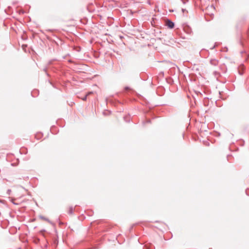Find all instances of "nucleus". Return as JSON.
Segmentation results:
<instances>
[{
  "label": "nucleus",
  "mask_w": 249,
  "mask_h": 249,
  "mask_svg": "<svg viewBox=\"0 0 249 249\" xmlns=\"http://www.w3.org/2000/svg\"><path fill=\"white\" fill-rule=\"evenodd\" d=\"M165 25L170 29H172L174 27V23L168 19L165 20Z\"/></svg>",
  "instance_id": "f257e3e1"
},
{
  "label": "nucleus",
  "mask_w": 249,
  "mask_h": 249,
  "mask_svg": "<svg viewBox=\"0 0 249 249\" xmlns=\"http://www.w3.org/2000/svg\"><path fill=\"white\" fill-rule=\"evenodd\" d=\"M244 68L243 66H240V67L239 68V73L240 74H241V75L243 74V71H244Z\"/></svg>",
  "instance_id": "f03ea898"
},
{
  "label": "nucleus",
  "mask_w": 249,
  "mask_h": 249,
  "mask_svg": "<svg viewBox=\"0 0 249 249\" xmlns=\"http://www.w3.org/2000/svg\"><path fill=\"white\" fill-rule=\"evenodd\" d=\"M72 211H73L72 208V207H70L69 208V213H72Z\"/></svg>",
  "instance_id": "7ed1b4c3"
},
{
  "label": "nucleus",
  "mask_w": 249,
  "mask_h": 249,
  "mask_svg": "<svg viewBox=\"0 0 249 249\" xmlns=\"http://www.w3.org/2000/svg\"><path fill=\"white\" fill-rule=\"evenodd\" d=\"M213 64L214 65H216L218 64V61L217 60H214L213 62Z\"/></svg>",
  "instance_id": "20e7f679"
},
{
  "label": "nucleus",
  "mask_w": 249,
  "mask_h": 249,
  "mask_svg": "<svg viewBox=\"0 0 249 249\" xmlns=\"http://www.w3.org/2000/svg\"><path fill=\"white\" fill-rule=\"evenodd\" d=\"M88 96H87L86 95L85 96V97H84L83 98H82V99L83 100V101H86V99H87V98Z\"/></svg>",
  "instance_id": "39448f33"
},
{
  "label": "nucleus",
  "mask_w": 249,
  "mask_h": 249,
  "mask_svg": "<svg viewBox=\"0 0 249 249\" xmlns=\"http://www.w3.org/2000/svg\"><path fill=\"white\" fill-rule=\"evenodd\" d=\"M92 93H93V92H91H91H89L86 94V95L88 96L89 95H90V94H92Z\"/></svg>",
  "instance_id": "423d86ee"
},
{
  "label": "nucleus",
  "mask_w": 249,
  "mask_h": 249,
  "mask_svg": "<svg viewBox=\"0 0 249 249\" xmlns=\"http://www.w3.org/2000/svg\"><path fill=\"white\" fill-rule=\"evenodd\" d=\"M125 89H128V88H125Z\"/></svg>",
  "instance_id": "0eeeda50"
}]
</instances>
